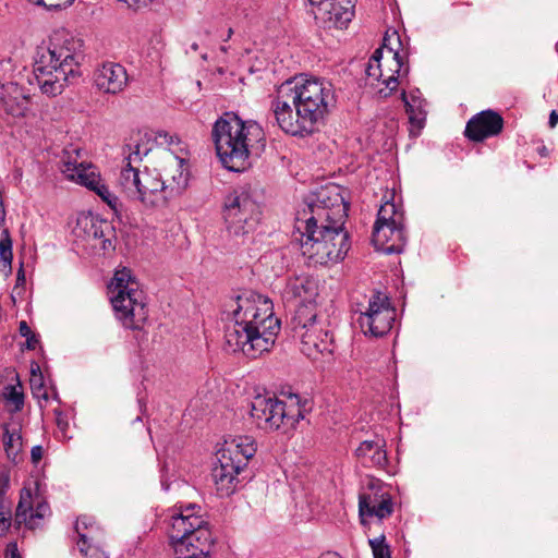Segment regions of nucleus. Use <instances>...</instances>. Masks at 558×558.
I'll list each match as a JSON object with an SVG mask.
<instances>
[{
    "mask_svg": "<svg viewBox=\"0 0 558 558\" xmlns=\"http://www.w3.org/2000/svg\"><path fill=\"white\" fill-rule=\"evenodd\" d=\"M302 255L310 265H327L342 260L350 248L349 235L338 223L295 221Z\"/></svg>",
    "mask_w": 558,
    "mask_h": 558,
    "instance_id": "nucleus-5",
    "label": "nucleus"
},
{
    "mask_svg": "<svg viewBox=\"0 0 558 558\" xmlns=\"http://www.w3.org/2000/svg\"><path fill=\"white\" fill-rule=\"evenodd\" d=\"M28 96L14 82L0 84V108L9 116L23 117L27 110Z\"/></svg>",
    "mask_w": 558,
    "mask_h": 558,
    "instance_id": "nucleus-26",
    "label": "nucleus"
},
{
    "mask_svg": "<svg viewBox=\"0 0 558 558\" xmlns=\"http://www.w3.org/2000/svg\"><path fill=\"white\" fill-rule=\"evenodd\" d=\"M504 126L500 114L492 110H485L469 120L464 134L474 142H482L487 137L498 135Z\"/></svg>",
    "mask_w": 558,
    "mask_h": 558,
    "instance_id": "nucleus-24",
    "label": "nucleus"
},
{
    "mask_svg": "<svg viewBox=\"0 0 558 558\" xmlns=\"http://www.w3.org/2000/svg\"><path fill=\"white\" fill-rule=\"evenodd\" d=\"M31 373H32V377H34V374L41 373L40 368H39V365L38 364H33L32 367H31Z\"/></svg>",
    "mask_w": 558,
    "mask_h": 558,
    "instance_id": "nucleus-51",
    "label": "nucleus"
},
{
    "mask_svg": "<svg viewBox=\"0 0 558 558\" xmlns=\"http://www.w3.org/2000/svg\"><path fill=\"white\" fill-rule=\"evenodd\" d=\"M319 558H342V557L336 551H327V553L323 554Z\"/></svg>",
    "mask_w": 558,
    "mask_h": 558,
    "instance_id": "nucleus-50",
    "label": "nucleus"
},
{
    "mask_svg": "<svg viewBox=\"0 0 558 558\" xmlns=\"http://www.w3.org/2000/svg\"><path fill=\"white\" fill-rule=\"evenodd\" d=\"M381 59L383 48H378L369 58L366 75L371 85H375V82H377L376 87L379 96L387 98L397 90L400 84L399 78L408 76L410 68L403 63L401 53L392 48L388 49V62L390 64L384 68Z\"/></svg>",
    "mask_w": 558,
    "mask_h": 558,
    "instance_id": "nucleus-12",
    "label": "nucleus"
},
{
    "mask_svg": "<svg viewBox=\"0 0 558 558\" xmlns=\"http://www.w3.org/2000/svg\"><path fill=\"white\" fill-rule=\"evenodd\" d=\"M299 336L300 350L308 359L316 360L319 354L332 353V340L329 332L315 324L302 326Z\"/></svg>",
    "mask_w": 558,
    "mask_h": 558,
    "instance_id": "nucleus-21",
    "label": "nucleus"
},
{
    "mask_svg": "<svg viewBox=\"0 0 558 558\" xmlns=\"http://www.w3.org/2000/svg\"><path fill=\"white\" fill-rule=\"evenodd\" d=\"M111 303L117 318L129 329H142L148 317L143 291L138 289L131 270H117L111 286Z\"/></svg>",
    "mask_w": 558,
    "mask_h": 558,
    "instance_id": "nucleus-7",
    "label": "nucleus"
},
{
    "mask_svg": "<svg viewBox=\"0 0 558 558\" xmlns=\"http://www.w3.org/2000/svg\"><path fill=\"white\" fill-rule=\"evenodd\" d=\"M154 143L146 134L137 133L132 136L123 147V161L125 165L122 168H138V165L153 149Z\"/></svg>",
    "mask_w": 558,
    "mask_h": 558,
    "instance_id": "nucleus-28",
    "label": "nucleus"
},
{
    "mask_svg": "<svg viewBox=\"0 0 558 558\" xmlns=\"http://www.w3.org/2000/svg\"><path fill=\"white\" fill-rule=\"evenodd\" d=\"M218 463L213 469V478L217 486V492L221 496H229L235 489L238 475L244 469L242 462L231 458L221 449L217 453Z\"/></svg>",
    "mask_w": 558,
    "mask_h": 558,
    "instance_id": "nucleus-20",
    "label": "nucleus"
},
{
    "mask_svg": "<svg viewBox=\"0 0 558 558\" xmlns=\"http://www.w3.org/2000/svg\"><path fill=\"white\" fill-rule=\"evenodd\" d=\"M156 140L161 145H163V144L173 145V144L180 143V138L177 135H172L168 132H159Z\"/></svg>",
    "mask_w": 558,
    "mask_h": 558,
    "instance_id": "nucleus-44",
    "label": "nucleus"
},
{
    "mask_svg": "<svg viewBox=\"0 0 558 558\" xmlns=\"http://www.w3.org/2000/svg\"><path fill=\"white\" fill-rule=\"evenodd\" d=\"M557 123H558V112L553 110L549 114L548 124L550 128H555Z\"/></svg>",
    "mask_w": 558,
    "mask_h": 558,
    "instance_id": "nucleus-49",
    "label": "nucleus"
},
{
    "mask_svg": "<svg viewBox=\"0 0 558 558\" xmlns=\"http://www.w3.org/2000/svg\"><path fill=\"white\" fill-rule=\"evenodd\" d=\"M26 276L23 268V264H21L17 274H16V282L12 290L11 299L13 303H16L17 301H22L25 296L26 291Z\"/></svg>",
    "mask_w": 558,
    "mask_h": 558,
    "instance_id": "nucleus-41",
    "label": "nucleus"
},
{
    "mask_svg": "<svg viewBox=\"0 0 558 558\" xmlns=\"http://www.w3.org/2000/svg\"><path fill=\"white\" fill-rule=\"evenodd\" d=\"M307 400L302 401L299 395H289L284 400L271 398V415L265 432L282 429L287 433L293 429L307 411Z\"/></svg>",
    "mask_w": 558,
    "mask_h": 558,
    "instance_id": "nucleus-14",
    "label": "nucleus"
},
{
    "mask_svg": "<svg viewBox=\"0 0 558 558\" xmlns=\"http://www.w3.org/2000/svg\"><path fill=\"white\" fill-rule=\"evenodd\" d=\"M11 525L10 518L4 513H0V531L7 532Z\"/></svg>",
    "mask_w": 558,
    "mask_h": 558,
    "instance_id": "nucleus-47",
    "label": "nucleus"
},
{
    "mask_svg": "<svg viewBox=\"0 0 558 558\" xmlns=\"http://www.w3.org/2000/svg\"><path fill=\"white\" fill-rule=\"evenodd\" d=\"M385 440L376 438L374 440H364L356 448L355 453L367 466L385 468L387 464V453L385 451Z\"/></svg>",
    "mask_w": 558,
    "mask_h": 558,
    "instance_id": "nucleus-29",
    "label": "nucleus"
},
{
    "mask_svg": "<svg viewBox=\"0 0 558 558\" xmlns=\"http://www.w3.org/2000/svg\"><path fill=\"white\" fill-rule=\"evenodd\" d=\"M12 259V240L10 238L9 231L4 230L0 239V260L11 270Z\"/></svg>",
    "mask_w": 558,
    "mask_h": 558,
    "instance_id": "nucleus-40",
    "label": "nucleus"
},
{
    "mask_svg": "<svg viewBox=\"0 0 558 558\" xmlns=\"http://www.w3.org/2000/svg\"><path fill=\"white\" fill-rule=\"evenodd\" d=\"M3 427H4V426H1V425H0V430H1V429H3Z\"/></svg>",
    "mask_w": 558,
    "mask_h": 558,
    "instance_id": "nucleus-53",
    "label": "nucleus"
},
{
    "mask_svg": "<svg viewBox=\"0 0 558 558\" xmlns=\"http://www.w3.org/2000/svg\"><path fill=\"white\" fill-rule=\"evenodd\" d=\"M118 183L128 196L146 207H163L168 203L166 182L155 169L121 168Z\"/></svg>",
    "mask_w": 558,
    "mask_h": 558,
    "instance_id": "nucleus-10",
    "label": "nucleus"
},
{
    "mask_svg": "<svg viewBox=\"0 0 558 558\" xmlns=\"http://www.w3.org/2000/svg\"><path fill=\"white\" fill-rule=\"evenodd\" d=\"M82 150L75 146L63 150L60 171L64 178L95 192L108 207L118 215L122 210V203L105 184L96 166L82 159Z\"/></svg>",
    "mask_w": 558,
    "mask_h": 558,
    "instance_id": "nucleus-8",
    "label": "nucleus"
},
{
    "mask_svg": "<svg viewBox=\"0 0 558 558\" xmlns=\"http://www.w3.org/2000/svg\"><path fill=\"white\" fill-rule=\"evenodd\" d=\"M316 284L313 279L307 276H296L290 278L284 289L287 299H301L308 301L315 295Z\"/></svg>",
    "mask_w": 558,
    "mask_h": 558,
    "instance_id": "nucleus-31",
    "label": "nucleus"
},
{
    "mask_svg": "<svg viewBox=\"0 0 558 558\" xmlns=\"http://www.w3.org/2000/svg\"><path fill=\"white\" fill-rule=\"evenodd\" d=\"M233 308L234 324L226 330V345L256 359L274 345L280 320L274 315L272 302L265 295L247 292L238 295Z\"/></svg>",
    "mask_w": 558,
    "mask_h": 558,
    "instance_id": "nucleus-1",
    "label": "nucleus"
},
{
    "mask_svg": "<svg viewBox=\"0 0 558 558\" xmlns=\"http://www.w3.org/2000/svg\"><path fill=\"white\" fill-rule=\"evenodd\" d=\"M404 222V213L392 202L383 204L377 213V219L374 226H395Z\"/></svg>",
    "mask_w": 558,
    "mask_h": 558,
    "instance_id": "nucleus-35",
    "label": "nucleus"
},
{
    "mask_svg": "<svg viewBox=\"0 0 558 558\" xmlns=\"http://www.w3.org/2000/svg\"><path fill=\"white\" fill-rule=\"evenodd\" d=\"M312 7L311 11L313 14H318L322 20L326 16L325 8L328 7L327 0H307Z\"/></svg>",
    "mask_w": 558,
    "mask_h": 558,
    "instance_id": "nucleus-43",
    "label": "nucleus"
},
{
    "mask_svg": "<svg viewBox=\"0 0 558 558\" xmlns=\"http://www.w3.org/2000/svg\"><path fill=\"white\" fill-rule=\"evenodd\" d=\"M19 330H20V335L22 337L26 338V348L29 350H34L36 348V345L38 344L39 340H38L37 336L32 331V329L29 328V326L27 325V323L25 320H22L20 323Z\"/></svg>",
    "mask_w": 558,
    "mask_h": 558,
    "instance_id": "nucleus-42",
    "label": "nucleus"
},
{
    "mask_svg": "<svg viewBox=\"0 0 558 558\" xmlns=\"http://www.w3.org/2000/svg\"><path fill=\"white\" fill-rule=\"evenodd\" d=\"M174 163L178 167L177 173L172 175L170 183H166L168 201L180 195L187 186V173L183 169V159L174 158Z\"/></svg>",
    "mask_w": 558,
    "mask_h": 558,
    "instance_id": "nucleus-36",
    "label": "nucleus"
},
{
    "mask_svg": "<svg viewBox=\"0 0 558 558\" xmlns=\"http://www.w3.org/2000/svg\"><path fill=\"white\" fill-rule=\"evenodd\" d=\"M221 450L231 458L241 461V464L245 468L248 459L256 452V445L250 436H234L225 440Z\"/></svg>",
    "mask_w": 558,
    "mask_h": 558,
    "instance_id": "nucleus-30",
    "label": "nucleus"
},
{
    "mask_svg": "<svg viewBox=\"0 0 558 558\" xmlns=\"http://www.w3.org/2000/svg\"><path fill=\"white\" fill-rule=\"evenodd\" d=\"M50 515V507L37 490L24 487L20 494V501L16 507L15 522L24 524L28 529H36L41 521Z\"/></svg>",
    "mask_w": 558,
    "mask_h": 558,
    "instance_id": "nucleus-17",
    "label": "nucleus"
},
{
    "mask_svg": "<svg viewBox=\"0 0 558 558\" xmlns=\"http://www.w3.org/2000/svg\"><path fill=\"white\" fill-rule=\"evenodd\" d=\"M32 460L38 462L43 457V448L40 446H34L32 448Z\"/></svg>",
    "mask_w": 558,
    "mask_h": 558,
    "instance_id": "nucleus-48",
    "label": "nucleus"
},
{
    "mask_svg": "<svg viewBox=\"0 0 558 558\" xmlns=\"http://www.w3.org/2000/svg\"><path fill=\"white\" fill-rule=\"evenodd\" d=\"M324 20L318 14H313L318 26L331 29H342L348 26L354 15L355 0H327Z\"/></svg>",
    "mask_w": 558,
    "mask_h": 558,
    "instance_id": "nucleus-25",
    "label": "nucleus"
},
{
    "mask_svg": "<svg viewBox=\"0 0 558 558\" xmlns=\"http://www.w3.org/2000/svg\"><path fill=\"white\" fill-rule=\"evenodd\" d=\"M83 60V40L64 28L56 29L47 46L37 51L34 83L48 97L61 95L82 75Z\"/></svg>",
    "mask_w": 558,
    "mask_h": 558,
    "instance_id": "nucleus-2",
    "label": "nucleus"
},
{
    "mask_svg": "<svg viewBox=\"0 0 558 558\" xmlns=\"http://www.w3.org/2000/svg\"><path fill=\"white\" fill-rule=\"evenodd\" d=\"M191 48H192L193 50H197V49H198V45H197L196 43H194V44H192Z\"/></svg>",
    "mask_w": 558,
    "mask_h": 558,
    "instance_id": "nucleus-52",
    "label": "nucleus"
},
{
    "mask_svg": "<svg viewBox=\"0 0 558 558\" xmlns=\"http://www.w3.org/2000/svg\"><path fill=\"white\" fill-rule=\"evenodd\" d=\"M404 222L395 226H374L372 241L377 251L386 254H400L407 243Z\"/></svg>",
    "mask_w": 558,
    "mask_h": 558,
    "instance_id": "nucleus-23",
    "label": "nucleus"
},
{
    "mask_svg": "<svg viewBox=\"0 0 558 558\" xmlns=\"http://www.w3.org/2000/svg\"><path fill=\"white\" fill-rule=\"evenodd\" d=\"M31 387L35 395L39 396L43 387H44V378L41 373L34 374V377H31Z\"/></svg>",
    "mask_w": 558,
    "mask_h": 558,
    "instance_id": "nucleus-45",
    "label": "nucleus"
},
{
    "mask_svg": "<svg viewBox=\"0 0 558 558\" xmlns=\"http://www.w3.org/2000/svg\"><path fill=\"white\" fill-rule=\"evenodd\" d=\"M75 531L78 535V541L82 542V534H94L104 536L102 530L96 524L93 518L87 515L80 517L75 522Z\"/></svg>",
    "mask_w": 558,
    "mask_h": 558,
    "instance_id": "nucleus-38",
    "label": "nucleus"
},
{
    "mask_svg": "<svg viewBox=\"0 0 558 558\" xmlns=\"http://www.w3.org/2000/svg\"><path fill=\"white\" fill-rule=\"evenodd\" d=\"M222 218L230 236L244 239L259 223L260 208L247 190L235 189L223 199Z\"/></svg>",
    "mask_w": 558,
    "mask_h": 558,
    "instance_id": "nucleus-9",
    "label": "nucleus"
},
{
    "mask_svg": "<svg viewBox=\"0 0 558 558\" xmlns=\"http://www.w3.org/2000/svg\"><path fill=\"white\" fill-rule=\"evenodd\" d=\"M4 558H22L19 553L16 543L12 542L8 544L4 553Z\"/></svg>",
    "mask_w": 558,
    "mask_h": 558,
    "instance_id": "nucleus-46",
    "label": "nucleus"
},
{
    "mask_svg": "<svg viewBox=\"0 0 558 558\" xmlns=\"http://www.w3.org/2000/svg\"><path fill=\"white\" fill-rule=\"evenodd\" d=\"M104 536L82 534V542H77L78 549L85 558H109L101 548Z\"/></svg>",
    "mask_w": 558,
    "mask_h": 558,
    "instance_id": "nucleus-34",
    "label": "nucleus"
},
{
    "mask_svg": "<svg viewBox=\"0 0 558 558\" xmlns=\"http://www.w3.org/2000/svg\"><path fill=\"white\" fill-rule=\"evenodd\" d=\"M395 320L396 308L389 298L379 291L371 295L366 310L357 318L363 333L375 338L387 335Z\"/></svg>",
    "mask_w": 558,
    "mask_h": 558,
    "instance_id": "nucleus-13",
    "label": "nucleus"
},
{
    "mask_svg": "<svg viewBox=\"0 0 558 558\" xmlns=\"http://www.w3.org/2000/svg\"><path fill=\"white\" fill-rule=\"evenodd\" d=\"M281 98L291 99L296 112L313 131L335 104V93L330 83L303 76L283 82Z\"/></svg>",
    "mask_w": 558,
    "mask_h": 558,
    "instance_id": "nucleus-6",
    "label": "nucleus"
},
{
    "mask_svg": "<svg viewBox=\"0 0 558 558\" xmlns=\"http://www.w3.org/2000/svg\"><path fill=\"white\" fill-rule=\"evenodd\" d=\"M307 400L302 401L299 395H289L284 400L271 398V415L265 432L282 429L287 433L293 429L307 411Z\"/></svg>",
    "mask_w": 558,
    "mask_h": 558,
    "instance_id": "nucleus-15",
    "label": "nucleus"
},
{
    "mask_svg": "<svg viewBox=\"0 0 558 558\" xmlns=\"http://www.w3.org/2000/svg\"><path fill=\"white\" fill-rule=\"evenodd\" d=\"M77 229L82 230L87 243L104 254L116 248L114 229L109 221L93 215H84L77 219Z\"/></svg>",
    "mask_w": 558,
    "mask_h": 558,
    "instance_id": "nucleus-16",
    "label": "nucleus"
},
{
    "mask_svg": "<svg viewBox=\"0 0 558 558\" xmlns=\"http://www.w3.org/2000/svg\"><path fill=\"white\" fill-rule=\"evenodd\" d=\"M3 446L8 459L13 463H17L21 460L23 447L22 435L17 428L10 429L9 426L3 427Z\"/></svg>",
    "mask_w": 558,
    "mask_h": 558,
    "instance_id": "nucleus-33",
    "label": "nucleus"
},
{
    "mask_svg": "<svg viewBox=\"0 0 558 558\" xmlns=\"http://www.w3.org/2000/svg\"><path fill=\"white\" fill-rule=\"evenodd\" d=\"M305 204L306 208L298 213L296 221H311L313 225L317 222L344 225L345 206L338 186L319 187L306 198Z\"/></svg>",
    "mask_w": 558,
    "mask_h": 558,
    "instance_id": "nucleus-11",
    "label": "nucleus"
},
{
    "mask_svg": "<svg viewBox=\"0 0 558 558\" xmlns=\"http://www.w3.org/2000/svg\"><path fill=\"white\" fill-rule=\"evenodd\" d=\"M263 136L260 126L246 123L233 113H225L213 128V138L217 155L223 167L230 171H241L248 165L253 143Z\"/></svg>",
    "mask_w": 558,
    "mask_h": 558,
    "instance_id": "nucleus-3",
    "label": "nucleus"
},
{
    "mask_svg": "<svg viewBox=\"0 0 558 558\" xmlns=\"http://www.w3.org/2000/svg\"><path fill=\"white\" fill-rule=\"evenodd\" d=\"M196 504L174 507L168 513V535L175 558H206L213 546L208 523Z\"/></svg>",
    "mask_w": 558,
    "mask_h": 558,
    "instance_id": "nucleus-4",
    "label": "nucleus"
},
{
    "mask_svg": "<svg viewBox=\"0 0 558 558\" xmlns=\"http://www.w3.org/2000/svg\"><path fill=\"white\" fill-rule=\"evenodd\" d=\"M392 500L388 494L362 493L359 497V517L363 526L376 519L378 522L392 513Z\"/></svg>",
    "mask_w": 558,
    "mask_h": 558,
    "instance_id": "nucleus-19",
    "label": "nucleus"
},
{
    "mask_svg": "<svg viewBox=\"0 0 558 558\" xmlns=\"http://www.w3.org/2000/svg\"><path fill=\"white\" fill-rule=\"evenodd\" d=\"M271 397L257 396L252 401L251 416L256 426L263 430L268 426V416L271 415Z\"/></svg>",
    "mask_w": 558,
    "mask_h": 558,
    "instance_id": "nucleus-32",
    "label": "nucleus"
},
{
    "mask_svg": "<svg viewBox=\"0 0 558 558\" xmlns=\"http://www.w3.org/2000/svg\"><path fill=\"white\" fill-rule=\"evenodd\" d=\"M2 396L7 404L12 407L10 409L11 412H19L23 409L24 393L17 377L15 385H8L4 387Z\"/></svg>",
    "mask_w": 558,
    "mask_h": 558,
    "instance_id": "nucleus-37",
    "label": "nucleus"
},
{
    "mask_svg": "<svg viewBox=\"0 0 558 558\" xmlns=\"http://www.w3.org/2000/svg\"><path fill=\"white\" fill-rule=\"evenodd\" d=\"M401 99L404 104L405 111L409 116V121L413 128L420 132L425 124L427 116V101L423 98L421 90L416 87H411L408 90L403 89L401 93Z\"/></svg>",
    "mask_w": 558,
    "mask_h": 558,
    "instance_id": "nucleus-27",
    "label": "nucleus"
},
{
    "mask_svg": "<svg viewBox=\"0 0 558 558\" xmlns=\"http://www.w3.org/2000/svg\"><path fill=\"white\" fill-rule=\"evenodd\" d=\"M368 545L372 548L374 558H391L390 546L387 544L384 534H380L375 538H369Z\"/></svg>",
    "mask_w": 558,
    "mask_h": 558,
    "instance_id": "nucleus-39",
    "label": "nucleus"
},
{
    "mask_svg": "<svg viewBox=\"0 0 558 558\" xmlns=\"http://www.w3.org/2000/svg\"><path fill=\"white\" fill-rule=\"evenodd\" d=\"M93 78L98 90L113 95L121 93L129 81L125 68L116 62H105L99 65Z\"/></svg>",
    "mask_w": 558,
    "mask_h": 558,
    "instance_id": "nucleus-22",
    "label": "nucleus"
},
{
    "mask_svg": "<svg viewBox=\"0 0 558 558\" xmlns=\"http://www.w3.org/2000/svg\"><path fill=\"white\" fill-rule=\"evenodd\" d=\"M291 99L281 98V85L277 89V96L271 102V110L278 126L287 134L293 136H306L314 131L304 123V119L293 112Z\"/></svg>",
    "mask_w": 558,
    "mask_h": 558,
    "instance_id": "nucleus-18",
    "label": "nucleus"
}]
</instances>
